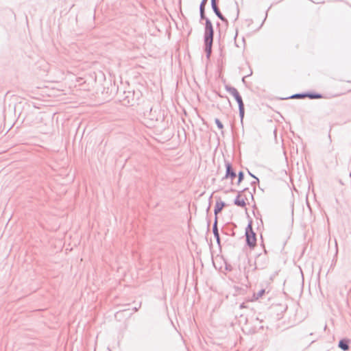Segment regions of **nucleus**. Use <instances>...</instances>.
Segmentation results:
<instances>
[{"label":"nucleus","mask_w":351,"mask_h":351,"mask_svg":"<svg viewBox=\"0 0 351 351\" xmlns=\"http://www.w3.org/2000/svg\"><path fill=\"white\" fill-rule=\"evenodd\" d=\"M213 40V29L212 24L207 21L206 25V30H205V45H206V51L208 55H210L211 53L212 44Z\"/></svg>","instance_id":"f257e3e1"},{"label":"nucleus","mask_w":351,"mask_h":351,"mask_svg":"<svg viewBox=\"0 0 351 351\" xmlns=\"http://www.w3.org/2000/svg\"><path fill=\"white\" fill-rule=\"evenodd\" d=\"M245 234L247 244L254 247L256 244V238L255 233L252 231L251 225H249L247 228Z\"/></svg>","instance_id":"f03ea898"},{"label":"nucleus","mask_w":351,"mask_h":351,"mask_svg":"<svg viewBox=\"0 0 351 351\" xmlns=\"http://www.w3.org/2000/svg\"><path fill=\"white\" fill-rule=\"evenodd\" d=\"M232 95L234 96V97L239 104L240 115L241 119H243L244 116V105L243 103L242 98L240 96L239 92L236 89H233L232 90Z\"/></svg>","instance_id":"7ed1b4c3"},{"label":"nucleus","mask_w":351,"mask_h":351,"mask_svg":"<svg viewBox=\"0 0 351 351\" xmlns=\"http://www.w3.org/2000/svg\"><path fill=\"white\" fill-rule=\"evenodd\" d=\"M247 201L248 199L246 197L245 194L244 193H240L237 195L234 202L235 204H237L239 206L245 207L247 204Z\"/></svg>","instance_id":"20e7f679"},{"label":"nucleus","mask_w":351,"mask_h":351,"mask_svg":"<svg viewBox=\"0 0 351 351\" xmlns=\"http://www.w3.org/2000/svg\"><path fill=\"white\" fill-rule=\"evenodd\" d=\"M227 172L226 175V179H230L232 184H234V180L237 178L236 173L232 171L231 166L230 164H227L226 165Z\"/></svg>","instance_id":"39448f33"},{"label":"nucleus","mask_w":351,"mask_h":351,"mask_svg":"<svg viewBox=\"0 0 351 351\" xmlns=\"http://www.w3.org/2000/svg\"><path fill=\"white\" fill-rule=\"evenodd\" d=\"M309 97V98H311V99H319L322 97V96L320 95H304V94H296V95H294L291 97V98H298V99H300V98H304V97Z\"/></svg>","instance_id":"423d86ee"},{"label":"nucleus","mask_w":351,"mask_h":351,"mask_svg":"<svg viewBox=\"0 0 351 351\" xmlns=\"http://www.w3.org/2000/svg\"><path fill=\"white\" fill-rule=\"evenodd\" d=\"M223 207H224V203L223 202H221V201L217 202L216 203L215 207V213L217 215V213L221 212Z\"/></svg>","instance_id":"0eeeda50"},{"label":"nucleus","mask_w":351,"mask_h":351,"mask_svg":"<svg viewBox=\"0 0 351 351\" xmlns=\"http://www.w3.org/2000/svg\"><path fill=\"white\" fill-rule=\"evenodd\" d=\"M212 1V5H213V9L216 13V14L218 16V17L219 19H221V20H225L223 16H222V14H221V12H219V10H218L217 5H216V3H215V0H211Z\"/></svg>","instance_id":"6e6552de"},{"label":"nucleus","mask_w":351,"mask_h":351,"mask_svg":"<svg viewBox=\"0 0 351 351\" xmlns=\"http://www.w3.org/2000/svg\"><path fill=\"white\" fill-rule=\"evenodd\" d=\"M343 87L347 91H350L351 90V79L350 80L343 82Z\"/></svg>","instance_id":"1a4fd4ad"},{"label":"nucleus","mask_w":351,"mask_h":351,"mask_svg":"<svg viewBox=\"0 0 351 351\" xmlns=\"http://www.w3.org/2000/svg\"><path fill=\"white\" fill-rule=\"evenodd\" d=\"M339 346L343 350H348V345L346 341L341 340L339 343Z\"/></svg>","instance_id":"9d476101"},{"label":"nucleus","mask_w":351,"mask_h":351,"mask_svg":"<svg viewBox=\"0 0 351 351\" xmlns=\"http://www.w3.org/2000/svg\"><path fill=\"white\" fill-rule=\"evenodd\" d=\"M265 293V291L264 290H261L256 295H254V300H257L258 299V298L261 297Z\"/></svg>","instance_id":"9b49d317"},{"label":"nucleus","mask_w":351,"mask_h":351,"mask_svg":"<svg viewBox=\"0 0 351 351\" xmlns=\"http://www.w3.org/2000/svg\"><path fill=\"white\" fill-rule=\"evenodd\" d=\"M242 180H243V173L240 172L239 175V177H238V179H237V184H239L240 182L242 181Z\"/></svg>","instance_id":"f8f14e48"},{"label":"nucleus","mask_w":351,"mask_h":351,"mask_svg":"<svg viewBox=\"0 0 351 351\" xmlns=\"http://www.w3.org/2000/svg\"><path fill=\"white\" fill-rule=\"evenodd\" d=\"M215 122H216V123H217V125L219 128H220V129L223 128V125L221 124V123L220 122L219 120L216 119Z\"/></svg>","instance_id":"ddd939ff"}]
</instances>
